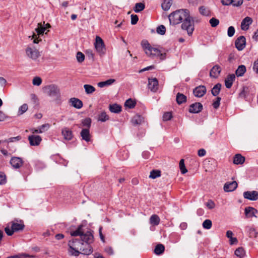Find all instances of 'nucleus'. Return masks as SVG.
Returning <instances> with one entry per match:
<instances>
[{
  "mask_svg": "<svg viewBox=\"0 0 258 258\" xmlns=\"http://www.w3.org/2000/svg\"><path fill=\"white\" fill-rule=\"evenodd\" d=\"M168 18L170 24L177 25L181 22V28L187 31L188 35H191L194 30V22L190 16L189 11L187 9L176 10L171 13Z\"/></svg>",
  "mask_w": 258,
  "mask_h": 258,
  "instance_id": "f257e3e1",
  "label": "nucleus"
},
{
  "mask_svg": "<svg viewBox=\"0 0 258 258\" xmlns=\"http://www.w3.org/2000/svg\"><path fill=\"white\" fill-rule=\"evenodd\" d=\"M68 252L71 255L77 256L80 254H90L93 250L90 244L84 243L81 239H73L68 242Z\"/></svg>",
  "mask_w": 258,
  "mask_h": 258,
  "instance_id": "f03ea898",
  "label": "nucleus"
},
{
  "mask_svg": "<svg viewBox=\"0 0 258 258\" xmlns=\"http://www.w3.org/2000/svg\"><path fill=\"white\" fill-rule=\"evenodd\" d=\"M141 45L145 53L149 57H159L160 59L166 58V53L161 49L153 47L147 40H144L141 42Z\"/></svg>",
  "mask_w": 258,
  "mask_h": 258,
  "instance_id": "7ed1b4c3",
  "label": "nucleus"
},
{
  "mask_svg": "<svg viewBox=\"0 0 258 258\" xmlns=\"http://www.w3.org/2000/svg\"><path fill=\"white\" fill-rule=\"evenodd\" d=\"M11 224V228L9 225L5 228V232L8 236L12 235L15 232L22 231L25 227L23 222L21 221L19 223L18 221H12Z\"/></svg>",
  "mask_w": 258,
  "mask_h": 258,
  "instance_id": "20e7f679",
  "label": "nucleus"
},
{
  "mask_svg": "<svg viewBox=\"0 0 258 258\" xmlns=\"http://www.w3.org/2000/svg\"><path fill=\"white\" fill-rule=\"evenodd\" d=\"M25 53L28 58L34 61H37L41 55L38 49L32 45L27 46L25 49Z\"/></svg>",
  "mask_w": 258,
  "mask_h": 258,
  "instance_id": "39448f33",
  "label": "nucleus"
},
{
  "mask_svg": "<svg viewBox=\"0 0 258 258\" xmlns=\"http://www.w3.org/2000/svg\"><path fill=\"white\" fill-rule=\"evenodd\" d=\"M44 93L52 97L58 98L60 96V91L58 87L53 84L45 86L43 88Z\"/></svg>",
  "mask_w": 258,
  "mask_h": 258,
  "instance_id": "423d86ee",
  "label": "nucleus"
},
{
  "mask_svg": "<svg viewBox=\"0 0 258 258\" xmlns=\"http://www.w3.org/2000/svg\"><path fill=\"white\" fill-rule=\"evenodd\" d=\"M45 22H43V24L41 23H39L37 24V27L35 29V31L37 33V34L35 33H33L32 36H29V37H31V39L33 40V43L37 44L38 42L41 41L40 39H39L40 35H43L45 31L46 30V27H44Z\"/></svg>",
  "mask_w": 258,
  "mask_h": 258,
  "instance_id": "0eeeda50",
  "label": "nucleus"
},
{
  "mask_svg": "<svg viewBox=\"0 0 258 258\" xmlns=\"http://www.w3.org/2000/svg\"><path fill=\"white\" fill-rule=\"evenodd\" d=\"M95 48L100 56H103L106 52V48L102 39L99 36H96L94 43Z\"/></svg>",
  "mask_w": 258,
  "mask_h": 258,
  "instance_id": "6e6552de",
  "label": "nucleus"
},
{
  "mask_svg": "<svg viewBox=\"0 0 258 258\" xmlns=\"http://www.w3.org/2000/svg\"><path fill=\"white\" fill-rule=\"evenodd\" d=\"M10 163L13 168L18 169L24 165V161L20 157H13L10 161Z\"/></svg>",
  "mask_w": 258,
  "mask_h": 258,
  "instance_id": "1a4fd4ad",
  "label": "nucleus"
},
{
  "mask_svg": "<svg viewBox=\"0 0 258 258\" xmlns=\"http://www.w3.org/2000/svg\"><path fill=\"white\" fill-rule=\"evenodd\" d=\"M246 45V39L244 36H240L238 37L235 41V46L239 51L242 50Z\"/></svg>",
  "mask_w": 258,
  "mask_h": 258,
  "instance_id": "9d476101",
  "label": "nucleus"
},
{
  "mask_svg": "<svg viewBox=\"0 0 258 258\" xmlns=\"http://www.w3.org/2000/svg\"><path fill=\"white\" fill-rule=\"evenodd\" d=\"M207 92L206 87L204 85H200L193 90V93L197 97H202L205 95Z\"/></svg>",
  "mask_w": 258,
  "mask_h": 258,
  "instance_id": "9b49d317",
  "label": "nucleus"
},
{
  "mask_svg": "<svg viewBox=\"0 0 258 258\" xmlns=\"http://www.w3.org/2000/svg\"><path fill=\"white\" fill-rule=\"evenodd\" d=\"M203 105L200 102H196L190 105L189 112L191 113H198L203 110Z\"/></svg>",
  "mask_w": 258,
  "mask_h": 258,
  "instance_id": "f8f14e48",
  "label": "nucleus"
},
{
  "mask_svg": "<svg viewBox=\"0 0 258 258\" xmlns=\"http://www.w3.org/2000/svg\"><path fill=\"white\" fill-rule=\"evenodd\" d=\"M243 197L250 201H255L258 199V192L256 191H247L243 192Z\"/></svg>",
  "mask_w": 258,
  "mask_h": 258,
  "instance_id": "ddd939ff",
  "label": "nucleus"
},
{
  "mask_svg": "<svg viewBox=\"0 0 258 258\" xmlns=\"http://www.w3.org/2000/svg\"><path fill=\"white\" fill-rule=\"evenodd\" d=\"M149 89L152 92H156L158 89V81L156 78L148 79Z\"/></svg>",
  "mask_w": 258,
  "mask_h": 258,
  "instance_id": "4468645a",
  "label": "nucleus"
},
{
  "mask_svg": "<svg viewBox=\"0 0 258 258\" xmlns=\"http://www.w3.org/2000/svg\"><path fill=\"white\" fill-rule=\"evenodd\" d=\"M237 187V183L235 181L228 182L225 183L224 190L226 192H230L234 190Z\"/></svg>",
  "mask_w": 258,
  "mask_h": 258,
  "instance_id": "2eb2a0df",
  "label": "nucleus"
},
{
  "mask_svg": "<svg viewBox=\"0 0 258 258\" xmlns=\"http://www.w3.org/2000/svg\"><path fill=\"white\" fill-rule=\"evenodd\" d=\"M29 143L31 146H38L42 141V139L39 136L31 135L28 137Z\"/></svg>",
  "mask_w": 258,
  "mask_h": 258,
  "instance_id": "dca6fc26",
  "label": "nucleus"
},
{
  "mask_svg": "<svg viewBox=\"0 0 258 258\" xmlns=\"http://www.w3.org/2000/svg\"><path fill=\"white\" fill-rule=\"evenodd\" d=\"M93 235L90 231H87L86 233H84L81 237V240L84 242V243H87L89 244L93 241Z\"/></svg>",
  "mask_w": 258,
  "mask_h": 258,
  "instance_id": "f3484780",
  "label": "nucleus"
},
{
  "mask_svg": "<svg viewBox=\"0 0 258 258\" xmlns=\"http://www.w3.org/2000/svg\"><path fill=\"white\" fill-rule=\"evenodd\" d=\"M245 215L246 218H249L253 217H256L255 214L257 213V210L254 208L247 207L244 210Z\"/></svg>",
  "mask_w": 258,
  "mask_h": 258,
  "instance_id": "a211bd4d",
  "label": "nucleus"
},
{
  "mask_svg": "<svg viewBox=\"0 0 258 258\" xmlns=\"http://www.w3.org/2000/svg\"><path fill=\"white\" fill-rule=\"evenodd\" d=\"M221 71V69L220 67L218 65H216L214 66L210 71V76L211 77L214 78H217L220 72Z\"/></svg>",
  "mask_w": 258,
  "mask_h": 258,
  "instance_id": "6ab92c4d",
  "label": "nucleus"
},
{
  "mask_svg": "<svg viewBox=\"0 0 258 258\" xmlns=\"http://www.w3.org/2000/svg\"><path fill=\"white\" fill-rule=\"evenodd\" d=\"M252 20L249 17H245L241 22V29L242 30H246L248 29V26L251 24Z\"/></svg>",
  "mask_w": 258,
  "mask_h": 258,
  "instance_id": "aec40b11",
  "label": "nucleus"
},
{
  "mask_svg": "<svg viewBox=\"0 0 258 258\" xmlns=\"http://www.w3.org/2000/svg\"><path fill=\"white\" fill-rule=\"evenodd\" d=\"M70 103L72 106L77 109H80L83 106L82 101L76 98H71L70 99Z\"/></svg>",
  "mask_w": 258,
  "mask_h": 258,
  "instance_id": "412c9836",
  "label": "nucleus"
},
{
  "mask_svg": "<svg viewBox=\"0 0 258 258\" xmlns=\"http://www.w3.org/2000/svg\"><path fill=\"white\" fill-rule=\"evenodd\" d=\"M81 137L82 139L86 142H89L91 139V135L90 134L89 129L83 128L80 133Z\"/></svg>",
  "mask_w": 258,
  "mask_h": 258,
  "instance_id": "4be33fe9",
  "label": "nucleus"
},
{
  "mask_svg": "<svg viewBox=\"0 0 258 258\" xmlns=\"http://www.w3.org/2000/svg\"><path fill=\"white\" fill-rule=\"evenodd\" d=\"M235 76L234 74H231L227 76L225 80V85L227 88H230L232 85L233 81L235 80Z\"/></svg>",
  "mask_w": 258,
  "mask_h": 258,
  "instance_id": "5701e85b",
  "label": "nucleus"
},
{
  "mask_svg": "<svg viewBox=\"0 0 258 258\" xmlns=\"http://www.w3.org/2000/svg\"><path fill=\"white\" fill-rule=\"evenodd\" d=\"M61 133L64 139L67 140H71L73 138L72 132L67 127L63 128Z\"/></svg>",
  "mask_w": 258,
  "mask_h": 258,
  "instance_id": "b1692460",
  "label": "nucleus"
},
{
  "mask_svg": "<svg viewBox=\"0 0 258 258\" xmlns=\"http://www.w3.org/2000/svg\"><path fill=\"white\" fill-rule=\"evenodd\" d=\"M245 161L244 157L240 154H236L233 158V163L235 164H242Z\"/></svg>",
  "mask_w": 258,
  "mask_h": 258,
  "instance_id": "393cba45",
  "label": "nucleus"
},
{
  "mask_svg": "<svg viewBox=\"0 0 258 258\" xmlns=\"http://www.w3.org/2000/svg\"><path fill=\"white\" fill-rule=\"evenodd\" d=\"M109 109L112 113H118L121 111V106L117 104H110Z\"/></svg>",
  "mask_w": 258,
  "mask_h": 258,
  "instance_id": "a878e982",
  "label": "nucleus"
},
{
  "mask_svg": "<svg viewBox=\"0 0 258 258\" xmlns=\"http://www.w3.org/2000/svg\"><path fill=\"white\" fill-rule=\"evenodd\" d=\"M143 121L144 118L139 115H135L131 120V122L134 125L140 124Z\"/></svg>",
  "mask_w": 258,
  "mask_h": 258,
  "instance_id": "bb28decb",
  "label": "nucleus"
},
{
  "mask_svg": "<svg viewBox=\"0 0 258 258\" xmlns=\"http://www.w3.org/2000/svg\"><path fill=\"white\" fill-rule=\"evenodd\" d=\"M187 100V97L184 94L178 93L176 95V100L177 102V103L178 104H181L183 103L186 102Z\"/></svg>",
  "mask_w": 258,
  "mask_h": 258,
  "instance_id": "cd10ccee",
  "label": "nucleus"
},
{
  "mask_svg": "<svg viewBox=\"0 0 258 258\" xmlns=\"http://www.w3.org/2000/svg\"><path fill=\"white\" fill-rule=\"evenodd\" d=\"M160 221L159 217L156 214L152 215L150 218V223L151 224L157 226L159 225Z\"/></svg>",
  "mask_w": 258,
  "mask_h": 258,
  "instance_id": "c85d7f7f",
  "label": "nucleus"
},
{
  "mask_svg": "<svg viewBox=\"0 0 258 258\" xmlns=\"http://www.w3.org/2000/svg\"><path fill=\"white\" fill-rule=\"evenodd\" d=\"M246 67L244 65H240L238 66V68L235 71V74L237 77H242L246 72Z\"/></svg>",
  "mask_w": 258,
  "mask_h": 258,
  "instance_id": "c756f323",
  "label": "nucleus"
},
{
  "mask_svg": "<svg viewBox=\"0 0 258 258\" xmlns=\"http://www.w3.org/2000/svg\"><path fill=\"white\" fill-rule=\"evenodd\" d=\"M115 82V80L113 79H110L105 81L100 82L98 83V86L100 88H103L105 86L111 85Z\"/></svg>",
  "mask_w": 258,
  "mask_h": 258,
  "instance_id": "7c9ffc66",
  "label": "nucleus"
},
{
  "mask_svg": "<svg viewBox=\"0 0 258 258\" xmlns=\"http://www.w3.org/2000/svg\"><path fill=\"white\" fill-rule=\"evenodd\" d=\"M221 87V84L220 83H217L216 84L213 88L211 90L212 94L214 96H217L220 91Z\"/></svg>",
  "mask_w": 258,
  "mask_h": 258,
  "instance_id": "2f4dec72",
  "label": "nucleus"
},
{
  "mask_svg": "<svg viewBox=\"0 0 258 258\" xmlns=\"http://www.w3.org/2000/svg\"><path fill=\"white\" fill-rule=\"evenodd\" d=\"M109 118V116L106 114L105 111H102L98 117V121L101 122H105L108 120Z\"/></svg>",
  "mask_w": 258,
  "mask_h": 258,
  "instance_id": "473e14b6",
  "label": "nucleus"
},
{
  "mask_svg": "<svg viewBox=\"0 0 258 258\" xmlns=\"http://www.w3.org/2000/svg\"><path fill=\"white\" fill-rule=\"evenodd\" d=\"M164 249L165 247L163 244H158L155 248L154 252L157 255H160L164 252Z\"/></svg>",
  "mask_w": 258,
  "mask_h": 258,
  "instance_id": "72a5a7b5",
  "label": "nucleus"
},
{
  "mask_svg": "<svg viewBox=\"0 0 258 258\" xmlns=\"http://www.w3.org/2000/svg\"><path fill=\"white\" fill-rule=\"evenodd\" d=\"M172 5V0H164L162 4V8L164 11H168Z\"/></svg>",
  "mask_w": 258,
  "mask_h": 258,
  "instance_id": "f704fd0d",
  "label": "nucleus"
},
{
  "mask_svg": "<svg viewBox=\"0 0 258 258\" xmlns=\"http://www.w3.org/2000/svg\"><path fill=\"white\" fill-rule=\"evenodd\" d=\"M161 171L159 170H152L150 172V174L149 175V178L152 179H155L157 177H159L161 176Z\"/></svg>",
  "mask_w": 258,
  "mask_h": 258,
  "instance_id": "c9c22d12",
  "label": "nucleus"
},
{
  "mask_svg": "<svg viewBox=\"0 0 258 258\" xmlns=\"http://www.w3.org/2000/svg\"><path fill=\"white\" fill-rule=\"evenodd\" d=\"M91 119L89 117H87L81 121V124L83 126L87 127V128L89 129L91 124Z\"/></svg>",
  "mask_w": 258,
  "mask_h": 258,
  "instance_id": "e433bc0d",
  "label": "nucleus"
},
{
  "mask_svg": "<svg viewBox=\"0 0 258 258\" xmlns=\"http://www.w3.org/2000/svg\"><path fill=\"white\" fill-rule=\"evenodd\" d=\"M145 6L144 4L142 3H139L136 4L134 10L136 13H139L143 11L145 9Z\"/></svg>",
  "mask_w": 258,
  "mask_h": 258,
  "instance_id": "4c0bfd02",
  "label": "nucleus"
},
{
  "mask_svg": "<svg viewBox=\"0 0 258 258\" xmlns=\"http://www.w3.org/2000/svg\"><path fill=\"white\" fill-rule=\"evenodd\" d=\"M82 225L79 226V227H78L76 231L71 232V235L72 236H81V237L83 234H84L83 232L82 231Z\"/></svg>",
  "mask_w": 258,
  "mask_h": 258,
  "instance_id": "58836bf2",
  "label": "nucleus"
},
{
  "mask_svg": "<svg viewBox=\"0 0 258 258\" xmlns=\"http://www.w3.org/2000/svg\"><path fill=\"white\" fill-rule=\"evenodd\" d=\"M84 88L86 93L88 94H92L95 91V87L90 85L85 84L84 85Z\"/></svg>",
  "mask_w": 258,
  "mask_h": 258,
  "instance_id": "ea45409f",
  "label": "nucleus"
},
{
  "mask_svg": "<svg viewBox=\"0 0 258 258\" xmlns=\"http://www.w3.org/2000/svg\"><path fill=\"white\" fill-rule=\"evenodd\" d=\"M200 13L205 16H208L210 15V11L209 10L207 9L205 6H201L199 8Z\"/></svg>",
  "mask_w": 258,
  "mask_h": 258,
  "instance_id": "a19ab883",
  "label": "nucleus"
},
{
  "mask_svg": "<svg viewBox=\"0 0 258 258\" xmlns=\"http://www.w3.org/2000/svg\"><path fill=\"white\" fill-rule=\"evenodd\" d=\"M179 168L182 174H185L187 172V170L186 169L185 164H184V160L182 159L179 161Z\"/></svg>",
  "mask_w": 258,
  "mask_h": 258,
  "instance_id": "79ce46f5",
  "label": "nucleus"
},
{
  "mask_svg": "<svg viewBox=\"0 0 258 258\" xmlns=\"http://www.w3.org/2000/svg\"><path fill=\"white\" fill-rule=\"evenodd\" d=\"M136 104V101L132 100V99H127L124 103V105L125 106H126L131 109L134 108Z\"/></svg>",
  "mask_w": 258,
  "mask_h": 258,
  "instance_id": "37998d69",
  "label": "nucleus"
},
{
  "mask_svg": "<svg viewBox=\"0 0 258 258\" xmlns=\"http://www.w3.org/2000/svg\"><path fill=\"white\" fill-rule=\"evenodd\" d=\"M244 254V250L242 247H238L235 251V254L240 258L242 257Z\"/></svg>",
  "mask_w": 258,
  "mask_h": 258,
  "instance_id": "c03bdc74",
  "label": "nucleus"
},
{
  "mask_svg": "<svg viewBox=\"0 0 258 258\" xmlns=\"http://www.w3.org/2000/svg\"><path fill=\"white\" fill-rule=\"evenodd\" d=\"M85 53L89 59H91L92 60H94L95 54H94V53L93 52V50H92L91 49H87L85 51Z\"/></svg>",
  "mask_w": 258,
  "mask_h": 258,
  "instance_id": "a18cd8bd",
  "label": "nucleus"
},
{
  "mask_svg": "<svg viewBox=\"0 0 258 258\" xmlns=\"http://www.w3.org/2000/svg\"><path fill=\"white\" fill-rule=\"evenodd\" d=\"M28 105L26 103L21 105L18 110V114L22 115L28 110Z\"/></svg>",
  "mask_w": 258,
  "mask_h": 258,
  "instance_id": "49530a36",
  "label": "nucleus"
},
{
  "mask_svg": "<svg viewBox=\"0 0 258 258\" xmlns=\"http://www.w3.org/2000/svg\"><path fill=\"white\" fill-rule=\"evenodd\" d=\"M34 257V256L30 255L27 254L23 253V254H19L10 256L7 257V258H23V257Z\"/></svg>",
  "mask_w": 258,
  "mask_h": 258,
  "instance_id": "de8ad7c7",
  "label": "nucleus"
},
{
  "mask_svg": "<svg viewBox=\"0 0 258 258\" xmlns=\"http://www.w3.org/2000/svg\"><path fill=\"white\" fill-rule=\"evenodd\" d=\"M248 233L250 237L255 238L257 236V232L255 228L249 227L248 228Z\"/></svg>",
  "mask_w": 258,
  "mask_h": 258,
  "instance_id": "09e8293b",
  "label": "nucleus"
},
{
  "mask_svg": "<svg viewBox=\"0 0 258 258\" xmlns=\"http://www.w3.org/2000/svg\"><path fill=\"white\" fill-rule=\"evenodd\" d=\"M212 221L209 219L205 220L203 223V227L206 229H210L212 227Z\"/></svg>",
  "mask_w": 258,
  "mask_h": 258,
  "instance_id": "8fccbe9b",
  "label": "nucleus"
},
{
  "mask_svg": "<svg viewBox=\"0 0 258 258\" xmlns=\"http://www.w3.org/2000/svg\"><path fill=\"white\" fill-rule=\"evenodd\" d=\"M157 32L161 35H164L166 32V28L164 25H160L157 28Z\"/></svg>",
  "mask_w": 258,
  "mask_h": 258,
  "instance_id": "3c124183",
  "label": "nucleus"
},
{
  "mask_svg": "<svg viewBox=\"0 0 258 258\" xmlns=\"http://www.w3.org/2000/svg\"><path fill=\"white\" fill-rule=\"evenodd\" d=\"M209 23L212 27H215L219 24V21L216 18H212L210 20Z\"/></svg>",
  "mask_w": 258,
  "mask_h": 258,
  "instance_id": "603ef678",
  "label": "nucleus"
},
{
  "mask_svg": "<svg viewBox=\"0 0 258 258\" xmlns=\"http://www.w3.org/2000/svg\"><path fill=\"white\" fill-rule=\"evenodd\" d=\"M172 117V114L170 112H166L164 113V114L163 115V117H162L163 120L165 121L170 120Z\"/></svg>",
  "mask_w": 258,
  "mask_h": 258,
  "instance_id": "864d4df0",
  "label": "nucleus"
},
{
  "mask_svg": "<svg viewBox=\"0 0 258 258\" xmlns=\"http://www.w3.org/2000/svg\"><path fill=\"white\" fill-rule=\"evenodd\" d=\"M32 83L34 85L39 86L42 83V79L39 77H35L33 79Z\"/></svg>",
  "mask_w": 258,
  "mask_h": 258,
  "instance_id": "5fc2aeb1",
  "label": "nucleus"
},
{
  "mask_svg": "<svg viewBox=\"0 0 258 258\" xmlns=\"http://www.w3.org/2000/svg\"><path fill=\"white\" fill-rule=\"evenodd\" d=\"M76 57L79 62H82L84 60L85 55L81 52H78Z\"/></svg>",
  "mask_w": 258,
  "mask_h": 258,
  "instance_id": "6e6d98bb",
  "label": "nucleus"
},
{
  "mask_svg": "<svg viewBox=\"0 0 258 258\" xmlns=\"http://www.w3.org/2000/svg\"><path fill=\"white\" fill-rule=\"evenodd\" d=\"M235 29L233 26H230L227 31V35L229 37H232L235 33Z\"/></svg>",
  "mask_w": 258,
  "mask_h": 258,
  "instance_id": "4d7b16f0",
  "label": "nucleus"
},
{
  "mask_svg": "<svg viewBox=\"0 0 258 258\" xmlns=\"http://www.w3.org/2000/svg\"><path fill=\"white\" fill-rule=\"evenodd\" d=\"M221 100V98L220 97H217L216 101H215L213 103V106L214 108L217 109L219 107L220 104Z\"/></svg>",
  "mask_w": 258,
  "mask_h": 258,
  "instance_id": "13d9d810",
  "label": "nucleus"
},
{
  "mask_svg": "<svg viewBox=\"0 0 258 258\" xmlns=\"http://www.w3.org/2000/svg\"><path fill=\"white\" fill-rule=\"evenodd\" d=\"M206 205L209 209H212L215 206L214 202L211 200H208V201L206 203Z\"/></svg>",
  "mask_w": 258,
  "mask_h": 258,
  "instance_id": "bf43d9fd",
  "label": "nucleus"
},
{
  "mask_svg": "<svg viewBox=\"0 0 258 258\" xmlns=\"http://www.w3.org/2000/svg\"><path fill=\"white\" fill-rule=\"evenodd\" d=\"M139 20L138 17L137 15H131V24L132 25H135L137 23Z\"/></svg>",
  "mask_w": 258,
  "mask_h": 258,
  "instance_id": "052dcab7",
  "label": "nucleus"
},
{
  "mask_svg": "<svg viewBox=\"0 0 258 258\" xmlns=\"http://www.w3.org/2000/svg\"><path fill=\"white\" fill-rule=\"evenodd\" d=\"M50 127V125L48 123L44 124L39 127L40 130L42 131V133L45 131H47Z\"/></svg>",
  "mask_w": 258,
  "mask_h": 258,
  "instance_id": "680f3d73",
  "label": "nucleus"
},
{
  "mask_svg": "<svg viewBox=\"0 0 258 258\" xmlns=\"http://www.w3.org/2000/svg\"><path fill=\"white\" fill-rule=\"evenodd\" d=\"M6 182V177L3 172H0V184L5 183Z\"/></svg>",
  "mask_w": 258,
  "mask_h": 258,
  "instance_id": "e2e57ef3",
  "label": "nucleus"
},
{
  "mask_svg": "<svg viewBox=\"0 0 258 258\" xmlns=\"http://www.w3.org/2000/svg\"><path fill=\"white\" fill-rule=\"evenodd\" d=\"M21 139V136H17L15 137H12L8 139V140H6V141L7 142H14L16 141H18Z\"/></svg>",
  "mask_w": 258,
  "mask_h": 258,
  "instance_id": "0e129e2a",
  "label": "nucleus"
},
{
  "mask_svg": "<svg viewBox=\"0 0 258 258\" xmlns=\"http://www.w3.org/2000/svg\"><path fill=\"white\" fill-rule=\"evenodd\" d=\"M243 0H232V5L233 6L238 7L242 5Z\"/></svg>",
  "mask_w": 258,
  "mask_h": 258,
  "instance_id": "69168bd1",
  "label": "nucleus"
},
{
  "mask_svg": "<svg viewBox=\"0 0 258 258\" xmlns=\"http://www.w3.org/2000/svg\"><path fill=\"white\" fill-rule=\"evenodd\" d=\"M253 70L256 74H258V59L254 61Z\"/></svg>",
  "mask_w": 258,
  "mask_h": 258,
  "instance_id": "338daca9",
  "label": "nucleus"
},
{
  "mask_svg": "<svg viewBox=\"0 0 258 258\" xmlns=\"http://www.w3.org/2000/svg\"><path fill=\"white\" fill-rule=\"evenodd\" d=\"M206 150L204 149H201L198 151V155L200 157L204 156L206 155Z\"/></svg>",
  "mask_w": 258,
  "mask_h": 258,
  "instance_id": "774afa93",
  "label": "nucleus"
}]
</instances>
